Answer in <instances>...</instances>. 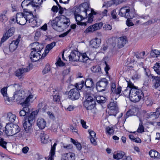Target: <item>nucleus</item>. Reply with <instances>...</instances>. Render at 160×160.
<instances>
[{
    "label": "nucleus",
    "mask_w": 160,
    "mask_h": 160,
    "mask_svg": "<svg viewBox=\"0 0 160 160\" xmlns=\"http://www.w3.org/2000/svg\"><path fill=\"white\" fill-rule=\"evenodd\" d=\"M16 21L18 23L22 25L26 22L31 23L30 25L32 27L38 25L32 12L28 11L27 9H24L23 12H20L16 14Z\"/></svg>",
    "instance_id": "f257e3e1"
},
{
    "label": "nucleus",
    "mask_w": 160,
    "mask_h": 160,
    "mask_svg": "<svg viewBox=\"0 0 160 160\" xmlns=\"http://www.w3.org/2000/svg\"><path fill=\"white\" fill-rule=\"evenodd\" d=\"M50 24L52 28L57 31L60 32L70 25V20L64 15L57 17L50 21Z\"/></svg>",
    "instance_id": "f03ea898"
},
{
    "label": "nucleus",
    "mask_w": 160,
    "mask_h": 160,
    "mask_svg": "<svg viewBox=\"0 0 160 160\" xmlns=\"http://www.w3.org/2000/svg\"><path fill=\"white\" fill-rule=\"evenodd\" d=\"M38 113L37 110L34 111L28 117H26L25 118L23 123V126L27 132H30L32 131V125L34 121L35 116Z\"/></svg>",
    "instance_id": "7ed1b4c3"
},
{
    "label": "nucleus",
    "mask_w": 160,
    "mask_h": 160,
    "mask_svg": "<svg viewBox=\"0 0 160 160\" xmlns=\"http://www.w3.org/2000/svg\"><path fill=\"white\" fill-rule=\"evenodd\" d=\"M33 98V95L32 94H30L27 97L25 100L23 102H22L21 104L23 107L22 110H21L19 113V114L20 116H24L26 115V117L27 116L29 115V107L30 105V101L31 99Z\"/></svg>",
    "instance_id": "20e7f679"
},
{
    "label": "nucleus",
    "mask_w": 160,
    "mask_h": 160,
    "mask_svg": "<svg viewBox=\"0 0 160 160\" xmlns=\"http://www.w3.org/2000/svg\"><path fill=\"white\" fill-rule=\"evenodd\" d=\"M130 95V100L134 102H138L144 97L142 91L134 86L132 88Z\"/></svg>",
    "instance_id": "39448f33"
},
{
    "label": "nucleus",
    "mask_w": 160,
    "mask_h": 160,
    "mask_svg": "<svg viewBox=\"0 0 160 160\" xmlns=\"http://www.w3.org/2000/svg\"><path fill=\"white\" fill-rule=\"evenodd\" d=\"M20 128L18 125L12 123H7L4 130V132L7 136H12L18 133Z\"/></svg>",
    "instance_id": "423d86ee"
},
{
    "label": "nucleus",
    "mask_w": 160,
    "mask_h": 160,
    "mask_svg": "<svg viewBox=\"0 0 160 160\" xmlns=\"http://www.w3.org/2000/svg\"><path fill=\"white\" fill-rule=\"evenodd\" d=\"M119 15L122 17H124L128 19L133 18L135 15L134 11H130V8L128 7H123L121 8L119 13Z\"/></svg>",
    "instance_id": "0eeeda50"
},
{
    "label": "nucleus",
    "mask_w": 160,
    "mask_h": 160,
    "mask_svg": "<svg viewBox=\"0 0 160 160\" xmlns=\"http://www.w3.org/2000/svg\"><path fill=\"white\" fill-rule=\"evenodd\" d=\"M111 97L112 99L113 100L114 99L116 100L117 98L120 96V94L121 92V87L118 86L116 88V85L115 83H112L111 85Z\"/></svg>",
    "instance_id": "6e6552de"
},
{
    "label": "nucleus",
    "mask_w": 160,
    "mask_h": 160,
    "mask_svg": "<svg viewBox=\"0 0 160 160\" xmlns=\"http://www.w3.org/2000/svg\"><path fill=\"white\" fill-rule=\"evenodd\" d=\"M96 85V89L98 91H104L108 87V80L105 78H101L97 83Z\"/></svg>",
    "instance_id": "1a4fd4ad"
},
{
    "label": "nucleus",
    "mask_w": 160,
    "mask_h": 160,
    "mask_svg": "<svg viewBox=\"0 0 160 160\" xmlns=\"http://www.w3.org/2000/svg\"><path fill=\"white\" fill-rule=\"evenodd\" d=\"M26 96V93L24 91L21 90L15 92L13 97V100H16L21 103L24 101H22L23 98Z\"/></svg>",
    "instance_id": "9d476101"
},
{
    "label": "nucleus",
    "mask_w": 160,
    "mask_h": 160,
    "mask_svg": "<svg viewBox=\"0 0 160 160\" xmlns=\"http://www.w3.org/2000/svg\"><path fill=\"white\" fill-rule=\"evenodd\" d=\"M109 112L111 115L115 116L118 112V107L116 102H111L108 106Z\"/></svg>",
    "instance_id": "9b49d317"
},
{
    "label": "nucleus",
    "mask_w": 160,
    "mask_h": 160,
    "mask_svg": "<svg viewBox=\"0 0 160 160\" xmlns=\"http://www.w3.org/2000/svg\"><path fill=\"white\" fill-rule=\"evenodd\" d=\"M103 25V23L102 22L96 23L87 28L85 30V32L86 33L93 32L95 31L99 30L102 26Z\"/></svg>",
    "instance_id": "f8f14e48"
},
{
    "label": "nucleus",
    "mask_w": 160,
    "mask_h": 160,
    "mask_svg": "<svg viewBox=\"0 0 160 160\" xmlns=\"http://www.w3.org/2000/svg\"><path fill=\"white\" fill-rule=\"evenodd\" d=\"M68 95L69 98L71 100H76L79 97V92L76 88L72 89L68 92Z\"/></svg>",
    "instance_id": "ddd939ff"
},
{
    "label": "nucleus",
    "mask_w": 160,
    "mask_h": 160,
    "mask_svg": "<svg viewBox=\"0 0 160 160\" xmlns=\"http://www.w3.org/2000/svg\"><path fill=\"white\" fill-rule=\"evenodd\" d=\"M15 31V28L13 27L10 28L2 38L1 40L2 42H4L10 37L13 35Z\"/></svg>",
    "instance_id": "4468645a"
},
{
    "label": "nucleus",
    "mask_w": 160,
    "mask_h": 160,
    "mask_svg": "<svg viewBox=\"0 0 160 160\" xmlns=\"http://www.w3.org/2000/svg\"><path fill=\"white\" fill-rule=\"evenodd\" d=\"M30 70V68L28 67L26 68H21L18 69L15 72L16 76L19 78H22L26 72Z\"/></svg>",
    "instance_id": "2eb2a0df"
},
{
    "label": "nucleus",
    "mask_w": 160,
    "mask_h": 160,
    "mask_svg": "<svg viewBox=\"0 0 160 160\" xmlns=\"http://www.w3.org/2000/svg\"><path fill=\"white\" fill-rule=\"evenodd\" d=\"M48 106L47 105L46 101L44 99H41L39 101V102L38 105V111L40 110L42 112H45L47 109Z\"/></svg>",
    "instance_id": "dca6fc26"
},
{
    "label": "nucleus",
    "mask_w": 160,
    "mask_h": 160,
    "mask_svg": "<svg viewBox=\"0 0 160 160\" xmlns=\"http://www.w3.org/2000/svg\"><path fill=\"white\" fill-rule=\"evenodd\" d=\"M128 84L127 88L123 91V94L126 97H129L130 99L131 90H132V88L134 87V85L130 82H128Z\"/></svg>",
    "instance_id": "f3484780"
},
{
    "label": "nucleus",
    "mask_w": 160,
    "mask_h": 160,
    "mask_svg": "<svg viewBox=\"0 0 160 160\" xmlns=\"http://www.w3.org/2000/svg\"><path fill=\"white\" fill-rule=\"evenodd\" d=\"M30 58L32 62L37 61L40 59V53L36 51L32 50L30 53Z\"/></svg>",
    "instance_id": "a211bd4d"
},
{
    "label": "nucleus",
    "mask_w": 160,
    "mask_h": 160,
    "mask_svg": "<svg viewBox=\"0 0 160 160\" xmlns=\"http://www.w3.org/2000/svg\"><path fill=\"white\" fill-rule=\"evenodd\" d=\"M21 37L19 35L16 40L13 41L9 45V49L12 52L14 51L17 48L18 45L20 41Z\"/></svg>",
    "instance_id": "6ab92c4d"
},
{
    "label": "nucleus",
    "mask_w": 160,
    "mask_h": 160,
    "mask_svg": "<svg viewBox=\"0 0 160 160\" xmlns=\"http://www.w3.org/2000/svg\"><path fill=\"white\" fill-rule=\"evenodd\" d=\"M160 115V108H158L155 112H150L147 113L146 117L148 118H152V119L157 118Z\"/></svg>",
    "instance_id": "aec40b11"
},
{
    "label": "nucleus",
    "mask_w": 160,
    "mask_h": 160,
    "mask_svg": "<svg viewBox=\"0 0 160 160\" xmlns=\"http://www.w3.org/2000/svg\"><path fill=\"white\" fill-rule=\"evenodd\" d=\"M85 85L86 87V91L88 90L90 91L92 90L94 86L92 79L91 78L86 79Z\"/></svg>",
    "instance_id": "412c9836"
},
{
    "label": "nucleus",
    "mask_w": 160,
    "mask_h": 160,
    "mask_svg": "<svg viewBox=\"0 0 160 160\" xmlns=\"http://www.w3.org/2000/svg\"><path fill=\"white\" fill-rule=\"evenodd\" d=\"M16 115L12 112L8 113L6 115V119L8 122V123H12L17 119Z\"/></svg>",
    "instance_id": "4be33fe9"
},
{
    "label": "nucleus",
    "mask_w": 160,
    "mask_h": 160,
    "mask_svg": "<svg viewBox=\"0 0 160 160\" xmlns=\"http://www.w3.org/2000/svg\"><path fill=\"white\" fill-rule=\"evenodd\" d=\"M32 50L34 51H36L38 52H41L43 48V46L38 42H35L32 44Z\"/></svg>",
    "instance_id": "5701e85b"
},
{
    "label": "nucleus",
    "mask_w": 160,
    "mask_h": 160,
    "mask_svg": "<svg viewBox=\"0 0 160 160\" xmlns=\"http://www.w3.org/2000/svg\"><path fill=\"white\" fill-rule=\"evenodd\" d=\"M74 15L75 19L77 22V24H78L80 25H86V22H81V21L84 19V18H83V16L82 15H80V14L76 13V12L74 13Z\"/></svg>",
    "instance_id": "b1692460"
},
{
    "label": "nucleus",
    "mask_w": 160,
    "mask_h": 160,
    "mask_svg": "<svg viewBox=\"0 0 160 160\" xmlns=\"http://www.w3.org/2000/svg\"><path fill=\"white\" fill-rule=\"evenodd\" d=\"M79 52L76 51L72 52L69 56L70 61H78V56Z\"/></svg>",
    "instance_id": "393cba45"
},
{
    "label": "nucleus",
    "mask_w": 160,
    "mask_h": 160,
    "mask_svg": "<svg viewBox=\"0 0 160 160\" xmlns=\"http://www.w3.org/2000/svg\"><path fill=\"white\" fill-rule=\"evenodd\" d=\"M100 43L101 40L97 38L91 40L90 43L91 47L96 48L99 47Z\"/></svg>",
    "instance_id": "a878e982"
},
{
    "label": "nucleus",
    "mask_w": 160,
    "mask_h": 160,
    "mask_svg": "<svg viewBox=\"0 0 160 160\" xmlns=\"http://www.w3.org/2000/svg\"><path fill=\"white\" fill-rule=\"evenodd\" d=\"M8 11L4 10L2 11L0 14V21L2 22L5 23L8 20Z\"/></svg>",
    "instance_id": "bb28decb"
},
{
    "label": "nucleus",
    "mask_w": 160,
    "mask_h": 160,
    "mask_svg": "<svg viewBox=\"0 0 160 160\" xmlns=\"http://www.w3.org/2000/svg\"><path fill=\"white\" fill-rule=\"evenodd\" d=\"M127 42V40L125 37H122L118 39L117 45L119 48H121L124 46Z\"/></svg>",
    "instance_id": "cd10ccee"
},
{
    "label": "nucleus",
    "mask_w": 160,
    "mask_h": 160,
    "mask_svg": "<svg viewBox=\"0 0 160 160\" xmlns=\"http://www.w3.org/2000/svg\"><path fill=\"white\" fill-rule=\"evenodd\" d=\"M46 124V121L43 118H39L37 120V125L41 129H42L45 127Z\"/></svg>",
    "instance_id": "c85d7f7f"
},
{
    "label": "nucleus",
    "mask_w": 160,
    "mask_h": 160,
    "mask_svg": "<svg viewBox=\"0 0 160 160\" xmlns=\"http://www.w3.org/2000/svg\"><path fill=\"white\" fill-rule=\"evenodd\" d=\"M64 158L62 160H75V154L74 153L72 152L67 153L64 154L63 155Z\"/></svg>",
    "instance_id": "c756f323"
},
{
    "label": "nucleus",
    "mask_w": 160,
    "mask_h": 160,
    "mask_svg": "<svg viewBox=\"0 0 160 160\" xmlns=\"http://www.w3.org/2000/svg\"><path fill=\"white\" fill-rule=\"evenodd\" d=\"M84 106L88 110H91L93 109L95 106V101L90 102H84Z\"/></svg>",
    "instance_id": "7c9ffc66"
},
{
    "label": "nucleus",
    "mask_w": 160,
    "mask_h": 160,
    "mask_svg": "<svg viewBox=\"0 0 160 160\" xmlns=\"http://www.w3.org/2000/svg\"><path fill=\"white\" fill-rule=\"evenodd\" d=\"M149 154L151 157L154 158L155 160L160 159V155L154 150H151L149 152Z\"/></svg>",
    "instance_id": "2f4dec72"
},
{
    "label": "nucleus",
    "mask_w": 160,
    "mask_h": 160,
    "mask_svg": "<svg viewBox=\"0 0 160 160\" xmlns=\"http://www.w3.org/2000/svg\"><path fill=\"white\" fill-rule=\"evenodd\" d=\"M125 155L124 152L120 151L117 152H114L113 155V157L116 160H119L124 157Z\"/></svg>",
    "instance_id": "473e14b6"
},
{
    "label": "nucleus",
    "mask_w": 160,
    "mask_h": 160,
    "mask_svg": "<svg viewBox=\"0 0 160 160\" xmlns=\"http://www.w3.org/2000/svg\"><path fill=\"white\" fill-rule=\"evenodd\" d=\"M88 60L89 58L87 56L86 53H84L83 54H81L79 53V55L78 56V61L87 63Z\"/></svg>",
    "instance_id": "72a5a7b5"
},
{
    "label": "nucleus",
    "mask_w": 160,
    "mask_h": 160,
    "mask_svg": "<svg viewBox=\"0 0 160 160\" xmlns=\"http://www.w3.org/2000/svg\"><path fill=\"white\" fill-rule=\"evenodd\" d=\"M42 143H46L49 140V136L44 132L41 133L40 136Z\"/></svg>",
    "instance_id": "f704fd0d"
},
{
    "label": "nucleus",
    "mask_w": 160,
    "mask_h": 160,
    "mask_svg": "<svg viewBox=\"0 0 160 160\" xmlns=\"http://www.w3.org/2000/svg\"><path fill=\"white\" fill-rule=\"evenodd\" d=\"M57 145L56 143H55L53 146L51 147L50 155L48 156V160H52L53 157L55 154V147Z\"/></svg>",
    "instance_id": "c9c22d12"
},
{
    "label": "nucleus",
    "mask_w": 160,
    "mask_h": 160,
    "mask_svg": "<svg viewBox=\"0 0 160 160\" xmlns=\"http://www.w3.org/2000/svg\"><path fill=\"white\" fill-rule=\"evenodd\" d=\"M153 79V81L154 83V86L158 88L160 86V78L158 76H154L152 75L150 76Z\"/></svg>",
    "instance_id": "e433bc0d"
},
{
    "label": "nucleus",
    "mask_w": 160,
    "mask_h": 160,
    "mask_svg": "<svg viewBox=\"0 0 160 160\" xmlns=\"http://www.w3.org/2000/svg\"><path fill=\"white\" fill-rule=\"evenodd\" d=\"M32 2L30 0H24L22 3L21 6L24 9L28 6H32Z\"/></svg>",
    "instance_id": "4c0bfd02"
},
{
    "label": "nucleus",
    "mask_w": 160,
    "mask_h": 160,
    "mask_svg": "<svg viewBox=\"0 0 160 160\" xmlns=\"http://www.w3.org/2000/svg\"><path fill=\"white\" fill-rule=\"evenodd\" d=\"M56 45L55 42H52L50 44L47 45L46 47V53H48Z\"/></svg>",
    "instance_id": "58836bf2"
},
{
    "label": "nucleus",
    "mask_w": 160,
    "mask_h": 160,
    "mask_svg": "<svg viewBox=\"0 0 160 160\" xmlns=\"http://www.w3.org/2000/svg\"><path fill=\"white\" fill-rule=\"evenodd\" d=\"M96 99L97 102L100 103H104L106 101L105 98L101 96H98L96 98Z\"/></svg>",
    "instance_id": "ea45409f"
},
{
    "label": "nucleus",
    "mask_w": 160,
    "mask_h": 160,
    "mask_svg": "<svg viewBox=\"0 0 160 160\" xmlns=\"http://www.w3.org/2000/svg\"><path fill=\"white\" fill-rule=\"evenodd\" d=\"M153 69L158 74L160 75V63L155 64L154 66Z\"/></svg>",
    "instance_id": "a19ab883"
},
{
    "label": "nucleus",
    "mask_w": 160,
    "mask_h": 160,
    "mask_svg": "<svg viewBox=\"0 0 160 160\" xmlns=\"http://www.w3.org/2000/svg\"><path fill=\"white\" fill-rule=\"evenodd\" d=\"M51 69L50 66L49 64H47L42 71V73L43 74H45L48 73L50 71Z\"/></svg>",
    "instance_id": "79ce46f5"
},
{
    "label": "nucleus",
    "mask_w": 160,
    "mask_h": 160,
    "mask_svg": "<svg viewBox=\"0 0 160 160\" xmlns=\"http://www.w3.org/2000/svg\"><path fill=\"white\" fill-rule=\"evenodd\" d=\"M86 100L84 102H91L95 101V100L93 99L92 96L90 95H87L85 97Z\"/></svg>",
    "instance_id": "37998d69"
},
{
    "label": "nucleus",
    "mask_w": 160,
    "mask_h": 160,
    "mask_svg": "<svg viewBox=\"0 0 160 160\" xmlns=\"http://www.w3.org/2000/svg\"><path fill=\"white\" fill-rule=\"evenodd\" d=\"M91 70L94 72H98L101 70L100 67L98 66H93L91 68Z\"/></svg>",
    "instance_id": "c03bdc74"
},
{
    "label": "nucleus",
    "mask_w": 160,
    "mask_h": 160,
    "mask_svg": "<svg viewBox=\"0 0 160 160\" xmlns=\"http://www.w3.org/2000/svg\"><path fill=\"white\" fill-rule=\"evenodd\" d=\"M42 2V0H32V6H38Z\"/></svg>",
    "instance_id": "a18cd8bd"
},
{
    "label": "nucleus",
    "mask_w": 160,
    "mask_h": 160,
    "mask_svg": "<svg viewBox=\"0 0 160 160\" xmlns=\"http://www.w3.org/2000/svg\"><path fill=\"white\" fill-rule=\"evenodd\" d=\"M106 132L109 135H112L114 133V130L112 128H110L109 127L106 128Z\"/></svg>",
    "instance_id": "49530a36"
},
{
    "label": "nucleus",
    "mask_w": 160,
    "mask_h": 160,
    "mask_svg": "<svg viewBox=\"0 0 160 160\" xmlns=\"http://www.w3.org/2000/svg\"><path fill=\"white\" fill-rule=\"evenodd\" d=\"M7 91V88L6 87H4L1 90V92L3 97L8 96Z\"/></svg>",
    "instance_id": "de8ad7c7"
},
{
    "label": "nucleus",
    "mask_w": 160,
    "mask_h": 160,
    "mask_svg": "<svg viewBox=\"0 0 160 160\" xmlns=\"http://www.w3.org/2000/svg\"><path fill=\"white\" fill-rule=\"evenodd\" d=\"M84 83V82L83 80H82L81 82V83L80 84L76 83L75 85V86L76 88L78 90L81 89L83 87Z\"/></svg>",
    "instance_id": "09e8293b"
},
{
    "label": "nucleus",
    "mask_w": 160,
    "mask_h": 160,
    "mask_svg": "<svg viewBox=\"0 0 160 160\" xmlns=\"http://www.w3.org/2000/svg\"><path fill=\"white\" fill-rule=\"evenodd\" d=\"M7 142L4 141V139L0 137V146L4 148H6Z\"/></svg>",
    "instance_id": "8fccbe9b"
},
{
    "label": "nucleus",
    "mask_w": 160,
    "mask_h": 160,
    "mask_svg": "<svg viewBox=\"0 0 160 160\" xmlns=\"http://www.w3.org/2000/svg\"><path fill=\"white\" fill-rule=\"evenodd\" d=\"M145 54V52L144 51L141 52L139 53H136L135 55V56L137 58H143V57Z\"/></svg>",
    "instance_id": "3c124183"
},
{
    "label": "nucleus",
    "mask_w": 160,
    "mask_h": 160,
    "mask_svg": "<svg viewBox=\"0 0 160 160\" xmlns=\"http://www.w3.org/2000/svg\"><path fill=\"white\" fill-rule=\"evenodd\" d=\"M6 103L8 105H10L12 104V102L9 98L8 95L4 97Z\"/></svg>",
    "instance_id": "603ef678"
},
{
    "label": "nucleus",
    "mask_w": 160,
    "mask_h": 160,
    "mask_svg": "<svg viewBox=\"0 0 160 160\" xmlns=\"http://www.w3.org/2000/svg\"><path fill=\"white\" fill-rule=\"evenodd\" d=\"M134 114L132 110H129L127 112L125 116V118L126 119L129 116H132Z\"/></svg>",
    "instance_id": "864d4df0"
},
{
    "label": "nucleus",
    "mask_w": 160,
    "mask_h": 160,
    "mask_svg": "<svg viewBox=\"0 0 160 160\" xmlns=\"http://www.w3.org/2000/svg\"><path fill=\"white\" fill-rule=\"evenodd\" d=\"M60 97L58 95H55L53 97V101L54 102H59L60 101Z\"/></svg>",
    "instance_id": "5fc2aeb1"
},
{
    "label": "nucleus",
    "mask_w": 160,
    "mask_h": 160,
    "mask_svg": "<svg viewBox=\"0 0 160 160\" xmlns=\"http://www.w3.org/2000/svg\"><path fill=\"white\" fill-rule=\"evenodd\" d=\"M62 146L64 148L67 150L72 149V144H63Z\"/></svg>",
    "instance_id": "6e6d98bb"
},
{
    "label": "nucleus",
    "mask_w": 160,
    "mask_h": 160,
    "mask_svg": "<svg viewBox=\"0 0 160 160\" xmlns=\"http://www.w3.org/2000/svg\"><path fill=\"white\" fill-rule=\"evenodd\" d=\"M41 35V32L39 31H37L35 33L34 38L36 40H38Z\"/></svg>",
    "instance_id": "4d7b16f0"
},
{
    "label": "nucleus",
    "mask_w": 160,
    "mask_h": 160,
    "mask_svg": "<svg viewBox=\"0 0 160 160\" xmlns=\"http://www.w3.org/2000/svg\"><path fill=\"white\" fill-rule=\"evenodd\" d=\"M108 10L107 9H104L103 10L100 11V14L102 17L107 16Z\"/></svg>",
    "instance_id": "13d9d810"
},
{
    "label": "nucleus",
    "mask_w": 160,
    "mask_h": 160,
    "mask_svg": "<svg viewBox=\"0 0 160 160\" xmlns=\"http://www.w3.org/2000/svg\"><path fill=\"white\" fill-rule=\"evenodd\" d=\"M57 65L59 66H63L65 65V64L61 61L60 58H59L58 60L56 63Z\"/></svg>",
    "instance_id": "bf43d9fd"
},
{
    "label": "nucleus",
    "mask_w": 160,
    "mask_h": 160,
    "mask_svg": "<svg viewBox=\"0 0 160 160\" xmlns=\"http://www.w3.org/2000/svg\"><path fill=\"white\" fill-rule=\"evenodd\" d=\"M144 131L143 125L140 124L137 130V132L139 133H142Z\"/></svg>",
    "instance_id": "052dcab7"
},
{
    "label": "nucleus",
    "mask_w": 160,
    "mask_h": 160,
    "mask_svg": "<svg viewBox=\"0 0 160 160\" xmlns=\"http://www.w3.org/2000/svg\"><path fill=\"white\" fill-rule=\"evenodd\" d=\"M88 132L91 138H96V134L94 132L90 130H88Z\"/></svg>",
    "instance_id": "680f3d73"
},
{
    "label": "nucleus",
    "mask_w": 160,
    "mask_h": 160,
    "mask_svg": "<svg viewBox=\"0 0 160 160\" xmlns=\"http://www.w3.org/2000/svg\"><path fill=\"white\" fill-rule=\"evenodd\" d=\"M103 28L106 30H110L112 29V26L109 24H106L103 26Z\"/></svg>",
    "instance_id": "e2e57ef3"
},
{
    "label": "nucleus",
    "mask_w": 160,
    "mask_h": 160,
    "mask_svg": "<svg viewBox=\"0 0 160 160\" xmlns=\"http://www.w3.org/2000/svg\"><path fill=\"white\" fill-rule=\"evenodd\" d=\"M47 113L50 118L52 119L54 118V115L52 112L48 111L47 112Z\"/></svg>",
    "instance_id": "0e129e2a"
},
{
    "label": "nucleus",
    "mask_w": 160,
    "mask_h": 160,
    "mask_svg": "<svg viewBox=\"0 0 160 160\" xmlns=\"http://www.w3.org/2000/svg\"><path fill=\"white\" fill-rule=\"evenodd\" d=\"M81 123L83 128L87 129L88 128V126L86 125V122L84 121L83 119H81L80 120Z\"/></svg>",
    "instance_id": "69168bd1"
},
{
    "label": "nucleus",
    "mask_w": 160,
    "mask_h": 160,
    "mask_svg": "<svg viewBox=\"0 0 160 160\" xmlns=\"http://www.w3.org/2000/svg\"><path fill=\"white\" fill-rule=\"evenodd\" d=\"M87 10L86 9H84V11H82L80 12V15H82L83 16V18H84V19H85L87 17Z\"/></svg>",
    "instance_id": "338daca9"
},
{
    "label": "nucleus",
    "mask_w": 160,
    "mask_h": 160,
    "mask_svg": "<svg viewBox=\"0 0 160 160\" xmlns=\"http://www.w3.org/2000/svg\"><path fill=\"white\" fill-rule=\"evenodd\" d=\"M93 15L91 14H89L87 22H91L93 20Z\"/></svg>",
    "instance_id": "774afa93"
}]
</instances>
